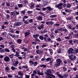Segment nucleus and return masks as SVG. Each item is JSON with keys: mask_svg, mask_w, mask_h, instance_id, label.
<instances>
[{"mask_svg": "<svg viewBox=\"0 0 78 78\" xmlns=\"http://www.w3.org/2000/svg\"><path fill=\"white\" fill-rule=\"evenodd\" d=\"M62 62V61L60 59L58 58L56 60V63L54 64V66H55V67H59Z\"/></svg>", "mask_w": 78, "mask_h": 78, "instance_id": "obj_1", "label": "nucleus"}, {"mask_svg": "<svg viewBox=\"0 0 78 78\" xmlns=\"http://www.w3.org/2000/svg\"><path fill=\"white\" fill-rule=\"evenodd\" d=\"M63 4L62 3H60L57 5H55V7L58 8L59 9H62V5Z\"/></svg>", "mask_w": 78, "mask_h": 78, "instance_id": "obj_2", "label": "nucleus"}, {"mask_svg": "<svg viewBox=\"0 0 78 78\" xmlns=\"http://www.w3.org/2000/svg\"><path fill=\"white\" fill-rule=\"evenodd\" d=\"M46 71V72H44V73L46 75H48L49 74H51V70L50 69H47Z\"/></svg>", "mask_w": 78, "mask_h": 78, "instance_id": "obj_3", "label": "nucleus"}, {"mask_svg": "<svg viewBox=\"0 0 78 78\" xmlns=\"http://www.w3.org/2000/svg\"><path fill=\"white\" fill-rule=\"evenodd\" d=\"M69 58L72 61H75L76 58V57L73 55H72L69 56Z\"/></svg>", "mask_w": 78, "mask_h": 78, "instance_id": "obj_4", "label": "nucleus"}, {"mask_svg": "<svg viewBox=\"0 0 78 78\" xmlns=\"http://www.w3.org/2000/svg\"><path fill=\"white\" fill-rule=\"evenodd\" d=\"M58 31H65V32H67V31H68L67 29H64L62 28H58Z\"/></svg>", "mask_w": 78, "mask_h": 78, "instance_id": "obj_5", "label": "nucleus"}, {"mask_svg": "<svg viewBox=\"0 0 78 78\" xmlns=\"http://www.w3.org/2000/svg\"><path fill=\"white\" fill-rule=\"evenodd\" d=\"M4 61L6 62H9L10 61V58L8 56H6L4 58Z\"/></svg>", "mask_w": 78, "mask_h": 78, "instance_id": "obj_6", "label": "nucleus"}, {"mask_svg": "<svg viewBox=\"0 0 78 78\" xmlns=\"http://www.w3.org/2000/svg\"><path fill=\"white\" fill-rule=\"evenodd\" d=\"M69 55L71 54V53H75V51H74V50L72 48H70L69 49Z\"/></svg>", "mask_w": 78, "mask_h": 78, "instance_id": "obj_7", "label": "nucleus"}, {"mask_svg": "<svg viewBox=\"0 0 78 78\" xmlns=\"http://www.w3.org/2000/svg\"><path fill=\"white\" fill-rule=\"evenodd\" d=\"M24 34L25 37H27L28 36H29L30 34V31L28 30V32H26L24 33Z\"/></svg>", "mask_w": 78, "mask_h": 78, "instance_id": "obj_8", "label": "nucleus"}, {"mask_svg": "<svg viewBox=\"0 0 78 78\" xmlns=\"http://www.w3.org/2000/svg\"><path fill=\"white\" fill-rule=\"evenodd\" d=\"M54 23V22L53 21H49V22H46V25H52Z\"/></svg>", "mask_w": 78, "mask_h": 78, "instance_id": "obj_9", "label": "nucleus"}, {"mask_svg": "<svg viewBox=\"0 0 78 78\" xmlns=\"http://www.w3.org/2000/svg\"><path fill=\"white\" fill-rule=\"evenodd\" d=\"M44 25L42 24L40 25V26H38L37 27V28L38 29V30H41V29H43L44 28Z\"/></svg>", "mask_w": 78, "mask_h": 78, "instance_id": "obj_10", "label": "nucleus"}, {"mask_svg": "<svg viewBox=\"0 0 78 78\" xmlns=\"http://www.w3.org/2000/svg\"><path fill=\"white\" fill-rule=\"evenodd\" d=\"M67 27H68V28H69V29H70V30H74L75 29V27H73L72 28V26H70L69 25H67Z\"/></svg>", "mask_w": 78, "mask_h": 78, "instance_id": "obj_11", "label": "nucleus"}, {"mask_svg": "<svg viewBox=\"0 0 78 78\" xmlns=\"http://www.w3.org/2000/svg\"><path fill=\"white\" fill-rule=\"evenodd\" d=\"M19 64V62L18 61H16L15 62L13 63V66L15 67H17V64Z\"/></svg>", "mask_w": 78, "mask_h": 78, "instance_id": "obj_12", "label": "nucleus"}, {"mask_svg": "<svg viewBox=\"0 0 78 78\" xmlns=\"http://www.w3.org/2000/svg\"><path fill=\"white\" fill-rule=\"evenodd\" d=\"M30 8L33 9L34 7V4L33 2H31L30 3Z\"/></svg>", "mask_w": 78, "mask_h": 78, "instance_id": "obj_13", "label": "nucleus"}, {"mask_svg": "<svg viewBox=\"0 0 78 78\" xmlns=\"http://www.w3.org/2000/svg\"><path fill=\"white\" fill-rule=\"evenodd\" d=\"M36 53H37V54H39V55H42V51L39 50H37L36 51Z\"/></svg>", "mask_w": 78, "mask_h": 78, "instance_id": "obj_14", "label": "nucleus"}, {"mask_svg": "<svg viewBox=\"0 0 78 78\" xmlns=\"http://www.w3.org/2000/svg\"><path fill=\"white\" fill-rule=\"evenodd\" d=\"M1 36H3V37H6V32H4L2 33Z\"/></svg>", "mask_w": 78, "mask_h": 78, "instance_id": "obj_15", "label": "nucleus"}, {"mask_svg": "<svg viewBox=\"0 0 78 78\" xmlns=\"http://www.w3.org/2000/svg\"><path fill=\"white\" fill-rule=\"evenodd\" d=\"M22 40L21 39H18L16 40V42L18 44H22Z\"/></svg>", "mask_w": 78, "mask_h": 78, "instance_id": "obj_16", "label": "nucleus"}, {"mask_svg": "<svg viewBox=\"0 0 78 78\" xmlns=\"http://www.w3.org/2000/svg\"><path fill=\"white\" fill-rule=\"evenodd\" d=\"M11 47H12V50L13 51V52H14V53H16V50H15V49H14L13 48H14V45H11L10 46Z\"/></svg>", "mask_w": 78, "mask_h": 78, "instance_id": "obj_17", "label": "nucleus"}, {"mask_svg": "<svg viewBox=\"0 0 78 78\" xmlns=\"http://www.w3.org/2000/svg\"><path fill=\"white\" fill-rule=\"evenodd\" d=\"M37 19L38 20H42V17L38 16Z\"/></svg>", "mask_w": 78, "mask_h": 78, "instance_id": "obj_18", "label": "nucleus"}, {"mask_svg": "<svg viewBox=\"0 0 78 78\" xmlns=\"http://www.w3.org/2000/svg\"><path fill=\"white\" fill-rule=\"evenodd\" d=\"M15 56L16 57H19V52L18 51H16V54L15 55Z\"/></svg>", "mask_w": 78, "mask_h": 78, "instance_id": "obj_19", "label": "nucleus"}, {"mask_svg": "<svg viewBox=\"0 0 78 78\" xmlns=\"http://www.w3.org/2000/svg\"><path fill=\"white\" fill-rule=\"evenodd\" d=\"M73 19V17L71 16L70 17H68L66 18V20H72Z\"/></svg>", "mask_w": 78, "mask_h": 78, "instance_id": "obj_20", "label": "nucleus"}, {"mask_svg": "<svg viewBox=\"0 0 78 78\" xmlns=\"http://www.w3.org/2000/svg\"><path fill=\"white\" fill-rule=\"evenodd\" d=\"M21 54L23 55L22 56L23 58H25V57H26V53H24V52H22Z\"/></svg>", "mask_w": 78, "mask_h": 78, "instance_id": "obj_21", "label": "nucleus"}, {"mask_svg": "<svg viewBox=\"0 0 78 78\" xmlns=\"http://www.w3.org/2000/svg\"><path fill=\"white\" fill-rule=\"evenodd\" d=\"M73 43L75 44L76 45H77V44H78V40H73Z\"/></svg>", "mask_w": 78, "mask_h": 78, "instance_id": "obj_22", "label": "nucleus"}, {"mask_svg": "<svg viewBox=\"0 0 78 78\" xmlns=\"http://www.w3.org/2000/svg\"><path fill=\"white\" fill-rule=\"evenodd\" d=\"M47 8V9H48V10H49V11H52V10L53 9V8H51V7L50 6L48 7Z\"/></svg>", "mask_w": 78, "mask_h": 78, "instance_id": "obj_23", "label": "nucleus"}, {"mask_svg": "<svg viewBox=\"0 0 78 78\" xmlns=\"http://www.w3.org/2000/svg\"><path fill=\"white\" fill-rule=\"evenodd\" d=\"M29 62L30 66H34V62H33V61H30Z\"/></svg>", "mask_w": 78, "mask_h": 78, "instance_id": "obj_24", "label": "nucleus"}, {"mask_svg": "<svg viewBox=\"0 0 78 78\" xmlns=\"http://www.w3.org/2000/svg\"><path fill=\"white\" fill-rule=\"evenodd\" d=\"M22 49H23L24 51H28V49H27V48H25V47H23L21 48Z\"/></svg>", "mask_w": 78, "mask_h": 78, "instance_id": "obj_25", "label": "nucleus"}, {"mask_svg": "<svg viewBox=\"0 0 78 78\" xmlns=\"http://www.w3.org/2000/svg\"><path fill=\"white\" fill-rule=\"evenodd\" d=\"M33 36L34 37L36 38H37V37H39V35L38 34H36V35H33Z\"/></svg>", "mask_w": 78, "mask_h": 78, "instance_id": "obj_26", "label": "nucleus"}, {"mask_svg": "<svg viewBox=\"0 0 78 78\" xmlns=\"http://www.w3.org/2000/svg\"><path fill=\"white\" fill-rule=\"evenodd\" d=\"M18 75H19L21 76H23V73L20 71L18 72Z\"/></svg>", "mask_w": 78, "mask_h": 78, "instance_id": "obj_27", "label": "nucleus"}, {"mask_svg": "<svg viewBox=\"0 0 78 78\" xmlns=\"http://www.w3.org/2000/svg\"><path fill=\"white\" fill-rule=\"evenodd\" d=\"M50 17L51 18H54V17H56L57 15H51Z\"/></svg>", "mask_w": 78, "mask_h": 78, "instance_id": "obj_28", "label": "nucleus"}, {"mask_svg": "<svg viewBox=\"0 0 78 78\" xmlns=\"http://www.w3.org/2000/svg\"><path fill=\"white\" fill-rule=\"evenodd\" d=\"M9 32L10 33H14V30L12 29H10L9 30Z\"/></svg>", "mask_w": 78, "mask_h": 78, "instance_id": "obj_29", "label": "nucleus"}, {"mask_svg": "<svg viewBox=\"0 0 78 78\" xmlns=\"http://www.w3.org/2000/svg\"><path fill=\"white\" fill-rule=\"evenodd\" d=\"M4 50L6 52H10V50H9L8 48H5L4 49Z\"/></svg>", "mask_w": 78, "mask_h": 78, "instance_id": "obj_30", "label": "nucleus"}, {"mask_svg": "<svg viewBox=\"0 0 78 78\" xmlns=\"http://www.w3.org/2000/svg\"><path fill=\"white\" fill-rule=\"evenodd\" d=\"M39 38L40 39H41V41L44 40V37L42 36H40L39 37Z\"/></svg>", "mask_w": 78, "mask_h": 78, "instance_id": "obj_31", "label": "nucleus"}, {"mask_svg": "<svg viewBox=\"0 0 78 78\" xmlns=\"http://www.w3.org/2000/svg\"><path fill=\"white\" fill-rule=\"evenodd\" d=\"M67 74H65L63 75V78H67Z\"/></svg>", "mask_w": 78, "mask_h": 78, "instance_id": "obj_32", "label": "nucleus"}, {"mask_svg": "<svg viewBox=\"0 0 78 78\" xmlns=\"http://www.w3.org/2000/svg\"><path fill=\"white\" fill-rule=\"evenodd\" d=\"M66 6L67 8H70V7H71V5H70V4H68L66 5Z\"/></svg>", "mask_w": 78, "mask_h": 78, "instance_id": "obj_33", "label": "nucleus"}, {"mask_svg": "<svg viewBox=\"0 0 78 78\" xmlns=\"http://www.w3.org/2000/svg\"><path fill=\"white\" fill-rule=\"evenodd\" d=\"M11 16H16V13L13 12H11Z\"/></svg>", "mask_w": 78, "mask_h": 78, "instance_id": "obj_34", "label": "nucleus"}, {"mask_svg": "<svg viewBox=\"0 0 78 78\" xmlns=\"http://www.w3.org/2000/svg\"><path fill=\"white\" fill-rule=\"evenodd\" d=\"M49 51L50 52V54H51V55H52V54H53V50H52L51 49H49Z\"/></svg>", "mask_w": 78, "mask_h": 78, "instance_id": "obj_35", "label": "nucleus"}, {"mask_svg": "<svg viewBox=\"0 0 78 78\" xmlns=\"http://www.w3.org/2000/svg\"><path fill=\"white\" fill-rule=\"evenodd\" d=\"M46 61H51V58L50 57L46 59Z\"/></svg>", "mask_w": 78, "mask_h": 78, "instance_id": "obj_36", "label": "nucleus"}, {"mask_svg": "<svg viewBox=\"0 0 78 78\" xmlns=\"http://www.w3.org/2000/svg\"><path fill=\"white\" fill-rule=\"evenodd\" d=\"M18 6L19 8H22V6H23V5L20 4H18Z\"/></svg>", "mask_w": 78, "mask_h": 78, "instance_id": "obj_37", "label": "nucleus"}, {"mask_svg": "<svg viewBox=\"0 0 78 78\" xmlns=\"http://www.w3.org/2000/svg\"><path fill=\"white\" fill-rule=\"evenodd\" d=\"M37 65V62H34V66H36Z\"/></svg>", "mask_w": 78, "mask_h": 78, "instance_id": "obj_38", "label": "nucleus"}, {"mask_svg": "<svg viewBox=\"0 0 78 78\" xmlns=\"http://www.w3.org/2000/svg\"><path fill=\"white\" fill-rule=\"evenodd\" d=\"M56 41H58L59 42H60V41H61V39L60 37H58L57 39H56Z\"/></svg>", "mask_w": 78, "mask_h": 78, "instance_id": "obj_39", "label": "nucleus"}, {"mask_svg": "<svg viewBox=\"0 0 78 78\" xmlns=\"http://www.w3.org/2000/svg\"><path fill=\"white\" fill-rule=\"evenodd\" d=\"M47 30L44 29L43 32H41V33H42V34H44V33H47Z\"/></svg>", "mask_w": 78, "mask_h": 78, "instance_id": "obj_40", "label": "nucleus"}, {"mask_svg": "<svg viewBox=\"0 0 78 78\" xmlns=\"http://www.w3.org/2000/svg\"><path fill=\"white\" fill-rule=\"evenodd\" d=\"M70 36L65 37V39L69 40L70 39Z\"/></svg>", "mask_w": 78, "mask_h": 78, "instance_id": "obj_41", "label": "nucleus"}, {"mask_svg": "<svg viewBox=\"0 0 78 78\" xmlns=\"http://www.w3.org/2000/svg\"><path fill=\"white\" fill-rule=\"evenodd\" d=\"M46 65H42L41 66V67H44V68H45L46 67Z\"/></svg>", "mask_w": 78, "mask_h": 78, "instance_id": "obj_42", "label": "nucleus"}, {"mask_svg": "<svg viewBox=\"0 0 78 78\" xmlns=\"http://www.w3.org/2000/svg\"><path fill=\"white\" fill-rule=\"evenodd\" d=\"M4 24L5 25H8L9 24V22L8 21H7L4 22Z\"/></svg>", "mask_w": 78, "mask_h": 78, "instance_id": "obj_43", "label": "nucleus"}, {"mask_svg": "<svg viewBox=\"0 0 78 78\" xmlns=\"http://www.w3.org/2000/svg\"><path fill=\"white\" fill-rule=\"evenodd\" d=\"M35 59L37 60H38L39 59V58L38 55H37L35 57Z\"/></svg>", "mask_w": 78, "mask_h": 78, "instance_id": "obj_44", "label": "nucleus"}, {"mask_svg": "<svg viewBox=\"0 0 78 78\" xmlns=\"http://www.w3.org/2000/svg\"><path fill=\"white\" fill-rule=\"evenodd\" d=\"M39 14H41V15H42V16H45V14H44V13L43 12H39Z\"/></svg>", "mask_w": 78, "mask_h": 78, "instance_id": "obj_45", "label": "nucleus"}, {"mask_svg": "<svg viewBox=\"0 0 78 78\" xmlns=\"http://www.w3.org/2000/svg\"><path fill=\"white\" fill-rule=\"evenodd\" d=\"M44 73L41 72H40V73L39 74V75H41V76L42 75H44Z\"/></svg>", "mask_w": 78, "mask_h": 78, "instance_id": "obj_46", "label": "nucleus"}, {"mask_svg": "<svg viewBox=\"0 0 78 78\" xmlns=\"http://www.w3.org/2000/svg\"><path fill=\"white\" fill-rule=\"evenodd\" d=\"M6 5L7 6H10V4L9 2H6Z\"/></svg>", "mask_w": 78, "mask_h": 78, "instance_id": "obj_47", "label": "nucleus"}, {"mask_svg": "<svg viewBox=\"0 0 78 78\" xmlns=\"http://www.w3.org/2000/svg\"><path fill=\"white\" fill-rule=\"evenodd\" d=\"M11 69L12 70H14L15 69H16V68L13 66H12L11 67Z\"/></svg>", "mask_w": 78, "mask_h": 78, "instance_id": "obj_48", "label": "nucleus"}, {"mask_svg": "<svg viewBox=\"0 0 78 78\" xmlns=\"http://www.w3.org/2000/svg\"><path fill=\"white\" fill-rule=\"evenodd\" d=\"M18 26H20V25H22L23 23H22V22H18Z\"/></svg>", "mask_w": 78, "mask_h": 78, "instance_id": "obj_49", "label": "nucleus"}, {"mask_svg": "<svg viewBox=\"0 0 78 78\" xmlns=\"http://www.w3.org/2000/svg\"><path fill=\"white\" fill-rule=\"evenodd\" d=\"M22 68H25V69H27L28 66H24L22 67Z\"/></svg>", "mask_w": 78, "mask_h": 78, "instance_id": "obj_50", "label": "nucleus"}, {"mask_svg": "<svg viewBox=\"0 0 78 78\" xmlns=\"http://www.w3.org/2000/svg\"><path fill=\"white\" fill-rule=\"evenodd\" d=\"M14 25V26H19L18 22L15 23Z\"/></svg>", "mask_w": 78, "mask_h": 78, "instance_id": "obj_51", "label": "nucleus"}, {"mask_svg": "<svg viewBox=\"0 0 78 78\" xmlns=\"http://www.w3.org/2000/svg\"><path fill=\"white\" fill-rule=\"evenodd\" d=\"M58 76L60 77V78H64V77L63 76V75H62L61 74H60L59 76Z\"/></svg>", "mask_w": 78, "mask_h": 78, "instance_id": "obj_52", "label": "nucleus"}, {"mask_svg": "<svg viewBox=\"0 0 78 78\" xmlns=\"http://www.w3.org/2000/svg\"><path fill=\"white\" fill-rule=\"evenodd\" d=\"M9 56L10 58H11V59H12V58H13V56H12L11 55H9Z\"/></svg>", "mask_w": 78, "mask_h": 78, "instance_id": "obj_53", "label": "nucleus"}, {"mask_svg": "<svg viewBox=\"0 0 78 78\" xmlns=\"http://www.w3.org/2000/svg\"><path fill=\"white\" fill-rule=\"evenodd\" d=\"M27 13L28 14H31V13H33V12L32 11H28L27 12Z\"/></svg>", "mask_w": 78, "mask_h": 78, "instance_id": "obj_54", "label": "nucleus"}, {"mask_svg": "<svg viewBox=\"0 0 78 78\" xmlns=\"http://www.w3.org/2000/svg\"><path fill=\"white\" fill-rule=\"evenodd\" d=\"M0 47H1V48H5V45L3 44H1L0 45Z\"/></svg>", "mask_w": 78, "mask_h": 78, "instance_id": "obj_55", "label": "nucleus"}, {"mask_svg": "<svg viewBox=\"0 0 78 78\" xmlns=\"http://www.w3.org/2000/svg\"><path fill=\"white\" fill-rule=\"evenodd\" d=\"M29 22L30 23H32L33 22V20L32 19H31L29 20Z\"/></svg>", "mask_w": 78, "mask_h": 78, "instance_id": "obj_56", "label": "nucleus"}, {"mask_svg": "<svg viewBox=\"0 0 78 78\" xmlns=\"http://www.w3.org/2000/svg\"><path fill=\"white\" fill-rule=\"evenodd\" d=\"M35 7H36V8H40L41 5H36Z\"/></svg>", "mask_w": 78, "mask_h": 78, "instance_id": "obj_57", "label": "nucleus"}, {"mask_svg": "<svg viewBox=\"0 0 78 78\" xmlns=\"http://www.w3.org/2000/svg\"><path fill=\"white\" fill-rule=\"evenodd\" d=\"M3 40H4V38L0 37V41H3Z\"/></svg>", "mask_w": 78, "mask_h": 78, "instance_id": "obj_58", "label": "nucleus"}, {"mask_svg": "<svg viewBox=\"0 0 78 78\" xmlns=\"http://www.w3.org/2000/svg\"><path fill=\"white\" fill-rule=\"evenodd\" d=\"M6 17L7 19H9V18L10 17V16H9L8 14L6 15Z\"/></svg>", "mask_w": 78, "mask_h": 78, "instance_id": "obj_59", "label": "nucleus"}, {"mask_svg": "<svg viewBox=\"0 0 78 78\" xmlns=\"http://www.w3.org/2000/svg\"><path fill=\"white\" fill-rule=\"evenodd\" d=\"M23 18H24V19H28V16H23Z\"/></svg>", "mask_w": 78, "mask_h": 78, "instance_id": "obj_60", "label": "nucleus"}, {"mask_svg": "<svg viewBox=\"0 0 78 78\" xmlns=\"http://www.w3.org/2000/svg\"><path fill=\"white\" fill-rule=\"evenodd\" d=\"M47 47V45H45V44H43L42 46H41V47L42 48H44V47Z\"/></svg>", "mask_w": 78, "mask_h": 78, "instance_id": "obj_61", "label": "nucleus"}, {"mask_svg": "<svg viewBox=\"0 0 78 78\" xmlns=\"http://www.w3.org/2000/svg\"><path fill=\"white\" fill-rule=\"evenodd\" d=\"M63 69L64 70V71H67V68H66L65 67L63 68Z\"/></svg>", "mask_w": 78, "mask_h": 78, "instance_id": "obj_62", "label": "nucleus"}, {"mask_svg": "<svg viewBox=\"0 0 78 78\" xmlns=\"http://www.w3.org/2000/svg\"><path fill=\"white\" fill-rule=\"evenodd\" d=\"M13 44V42L12 41H10L9 42V45H11Z\"/></svg>", "mask_w": 78, "mask_h": 78, "instance_id": "obj_63", "label": "nucleus"}, {"mask_svg": "<svg viewBox=\"0 0 78 78\" xmlns=\"http://www.w3.org/2000/svg\"><path fill=\"white\" fill-rule=\"evenodd\" d=\"M74 51H75L74 53H78V49H76L75 50H74Z\"/></svg>", "mask_w": 78, "mask_h": 78, "instance_id": "obj_64", "label": "nucleus"}]
</instances>
